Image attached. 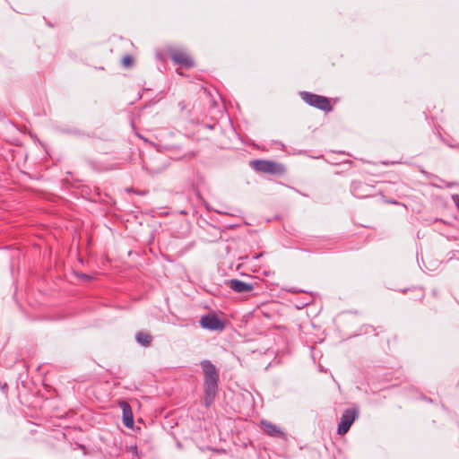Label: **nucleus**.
<instances>
[{
	"mask_svg": "<svg viewBox=\"0 0 459 459\" xmlns=\"http://www.w3.org/2000/svg\"><path fill=\"white\" fill-rule=\"evenodd\" d=\"M203 369L204 379V401L206 407H209L214 401L219 387V374L215 366L208 359L200 363Z\"/></svg>",
	"mask_w": 459,
	"mask_h": 459,
	"instance_id": "nucleus-1",
	"label": "nucleus"
},
{
	"mask_svg": "<svg viewBox=\"0 0 459 459\" xmlns=\"http://www.w3.org/2000/svg\"><path fill=\"white\" fill-rule=\"evenodd\" d=\"M250 166L255 170L266 174L281 175L285 172V168L283 165L268 160H251Z\"/></svg>",
	"mask_w": 459,
	"mask_h": 459,
	"instance_id": "nucleus-2",
	"label": "nucleus"
},
{
	"mask_svg": "<svg viewBox=\"0 0 459 459\" xmlns=\"http://www.w3.org/2000/svg\"><path fill=\"white\" fill-rule=\"evenodd\" d=\"M301 99L309 106L315 107L320 110L328 112L332 110V106L326 97L314 94L307 91L300 92Z\"/></svg>",
	"mask_w": 459,
	"mask_h": 459,
	"instance_id": "nucleus-3",
	"label": "nucleus"
},
{
	"mask_svg": "<svg viewBox=\"0 0 459 459\" xmlns=\"http://www.w3.org/2000/svg\"><path fill=\"white\" fill-rule=\"evenodd\" d=\"M359 412L356 409L349 408L346 409L342 414L340 423L338 425L337 433L340 435H343L347 433L358 417Z\"/></svg>",
	"mask_w": 459,
	"mask_h": 459,
	"instance_id": "nucleus-4",
	"label": "nucleus"
},
{
	"mask_svg": "<svg viewBox=\"0 0 459 459\" xmlns=\"http://www.w3.org/2000/svg\"><path fill=\"white\" fill-rule=\"evenodd\" d=\"M200 325L210 331H223L225 323L216 315H204L201 317Z\"/></svg>",
	"mask_w": 459,
	"mask_h": 459,
	"instance_id": "nucleus-5",
	"label": "nucleus"
},
{
	"mask_svg": "<svg viewBox=\"0 0 459 459\" xmlns=\"http://www.w3.org/2000/svg\"><path fill=\"white\" fill-rule=\"evenodd\" d=\"M261 425L263 426L264 432L269 437L285 438L286 435L279 426H277L266 420H262Z\"/></svg>",
	"mask_w": 459,
	"mask_h": 459,
	"instance_id": "nucleus-6",
	"label": "nucleus"
},
{
	"mask_svg": "<svg viewBox=\"0 0 459 459\" xmlns=\"http://www.w3.org/2000/svg\"><path fill=\"white\" fill-rule=\"evenodd\" d=\"M171 59L174 63L180 65L185 67H192L194 66V61L192 58L185 52L180 50H175L171 52Z\"/></svg>",
	"mask_w": 459,
	"mask_h": 459,
	"instance_id": "nucleus-7",
	"label": "nucleus"
},
{
	"mask_svg": "<svg viewBox=\"0 0 459 459\" xmlns=\"http://www.w3.org/2000/svg\"><path fill=\"white\" fill-rule=\"evenodd\" d=\"M229 286L231 290L238 293L250 292L254 290L253 284L245 282L238 279L230 280Z\"/></svg>",
	"mask_w": 459,
	"mask_h": 459,
	"instance_id": "nucleus-8",
	"label": "nucleus"
},
{
	"mask_svg": "<svg viewBox=\"0 0 459 459\" xmlns=\"http://www.w3.org/2000/svg\"><path fill=\"white\" fill-rule=\"evenodd\" d=\"M120 407L123 412V423L127 428L134 426V416L130 405L126 402H121Z\"/></svg>",
	"mask_w": 459,
	"mask_h": 459,
	"instance_id": "nucleus-9",
	"label": "nucleus"
},
{
	"mask_svg": "<svg viewBox=\"0 0 459 459\" xmlns=\"http://www.w3.org/2000/svg\"><path fill=\"white\" fill-rule=\"evenodd\" d=\"M369 186L360 181H355L351 185V193L354 196L358 198H363L369 195V194L367 193V189H368Z\"/></svg>",
	"mask_w": 459,
	"mask_h": 459,
	"instance_id": "nucleus-10",
	"label": "nucleus"
},
{
	"mask_svg": "<svg viewBox=\"0 0 459 459\" xmlns=\"http://www.w3.org/2000/svg\"><path fill=\"white\" fill-rule=\"evenodd\" d=\"M137 342L144 347H147L152 342V336L146 332H139L135 335Z\"/></svg>",
	"mask_w": 459,
	"mask_h": 459,
	"instance_id": "nucleus-11",
	"label": "nucleus"
},
{
	"mask_svg": "<svg viewBox=\"0 0 459 459\" xmlns=\"http://www.w3.org/2000/svg\"><path fill=\"white\" fill-rule=\"evenodd\" d=\"M133 57L131 56H124L123 60H122V64L125 65V66H129L130 65L133 64Z\"/></svg>",
	"mask_w": 459,
	"mask_h": 459,
	"instance_id": "nucleus-12",
	"label": "nucleus"
},
{
	"mask_svg": "<svg viewBox=\"0 0 459 459\" xmlns=\"http://www.w3.org/2000/svg\"><path fill=\"white\" fill-rule=\"evenodd\" d=\"M289 291L291 292V293H298V292H300L301 290L297 289V288H295V287H292V288H290L289 290Z\"/></svg>",
	"mask_w": 459,
	"mask_h": 459,
	"instance_id": "nucleus-13",
	"label": "nucleus"
},
{
	"mask_svg": "<svg viewBox=\"0 0 459 459\" xmlns=\"http://www.w3.org/2000/svg\"><path fill=\"white\" fill-rule=\"evenodd\" d=\"M80 276H81V278H82V279H89V278H90L88 275L83 274V273H82Z\"/></svg>",
	"mask_w": 459,
	"mask_h": 459,
	"instance_id": "nucleus-14",
	"label": "nucleus"
},
{
	"mask_svg": "<svg viewBox=\"0 0 459 459\" xmlns=\"http://www.w3.org/2000/svg\"><path fill=\"white\" fill-rule=\"evenodd\" d=\"M260 256H261V255H258L254 256V258H255V259H257V258H259Z\"/></svg>",
	"mask_w": 459,
	"mask_h": 459,
	"instance_id": "nucleus-15",
	"label": "nucleus"
}]
</instances>
